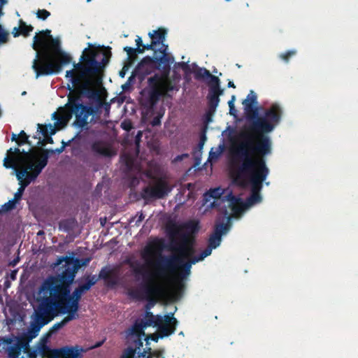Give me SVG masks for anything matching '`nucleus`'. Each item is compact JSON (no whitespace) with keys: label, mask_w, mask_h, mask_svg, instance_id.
I'll return each mask as SVG.
<instances>
[{"label":"nucleus","mask_w":358,"mask_h":358,"mask_svg":"<svg viewBox=\"0 0 358 358\" xmlns=\"http://www.w3.org/2000/svg\"><path fill=\"white\" fill-rule=\"evenodd\" d=\"M174 59H171L165 55L160 57H143L135 69L136 73L143 76L150 74L152 69L161 70L162 73H155L148 79V96L145 106L152 108L162 97L168 96L169 92L175 90V86L169 79L171 64Z\"/></svg>","instance_id":"39448f33"},{"label":"nucleus","mask_w":358,"mask_h":358,"mask_svg":"<svg viewBox=\"0 0 358 358\" xmlns=\"http://www.w3.org/2000/svg\"><path fill=\"white\" fill-rule=\"evenodd\" d=\"M36 15L38 18L45 20L50 15V13L45 9H39Z\"/></svg>","instance_id":"79ce46f5"},{"label":"nucleus","mask_w":358,"mask_h":358,"mask_svg":"<svg viewBox=\"0 0 358 358\" xmlns=\"http://www.w3.org/2000/svg\"><path fill=\"white\" fill-rule=\"evenodd\" d=\"M76 224L77 222L74 218L64 219L59 222V229L69 233L74 229Z\"/></svg>","instance_id":"2f4dec72"},{"label":"nucleus","mask_w":358,"mask_h":358,"mask_svg":"<svg viewBox=\"0 0 358 358\" xmlns=\"http://www.w3.org/2000/svg\"><path fill=\"white\" fill-rule=\"evenodd\" d=\"M144 329L141 321H136L127 331L128 343L134 344L137 348L143 347V338L145 336Z\"/></svg>","instance_id":"b1692460"},{"label":"nucleus","mask_w":358,"mask_h":358,"mask_svg":"<svg viewBox=\"0 0 358 358\" xmlns=\"http://www.w3.org/2000/svg\"><path fill=\"white\" fill-rule=\"evenodd\" d=\"M208 79L209 90L206 98L207 101H208L210 110L214 111L219 105L220 96L224 94V90L220 87V80L218 77L210 73Z\"/></svg>","instance_id":"dca6fc26"},{"label":"nucleus","mask_w":358,"mask_h":358,"mask_svg":"<svg viewBox=\"0 0 358 358\" xmlns=\"http://www.w3.org/2000/svg\"><path fill=\"white\" fill-rule=\"evenodd\" d=\"M66 324V322H64V320L63 319L62 321L55 323L52 326V331H57V330L60 329L61 328H62L63 327H64Z\"/></svg>","instance_id":"c03bdc74"},{"label":"nucleus","mask_w":358,"mask_h":358,"mask_svg":"<svg viewBox=\"0 0 358 358\" xmlns=\"http://www.w3.org/2000/svg\"><path fill=\"white\" fill-rule=\"evenodd\" d=\"M257 94L254 91L251 90L248 94L247 98L243 101L246 117L250 121L257 117L258 108L257 107Z\"/></svg>","instance_id":"393cba45"},{"label":"nucleus","mask_w":358,"mask_h":358,"mask_svg":"<svg viewBox=\"0 0 358 358\" xmlns=\"http://www.w3.org/2000/svg\"><path fill=\"white\" fill-rule=\"evenodd\" d=\"M178 324L164 325V327H159L157 328V333L150 334L145 335L144 340L146 341V345H149V340L154 342H158L159 338L168 337L174 334L176 330Z\"/></svg>","instance_id":"a878e982"},{"label":"nucleus","mask_w":358,"mask_h":358,"mask_svg":"<svg viewBox=\"0 0 358 358\" xmlns=\"http://www.w3.org/2000/svg\"><path fill=\"white\" fill-rule=\"evenodd\" d=\"M179 234V229L174 227L173 230H170L171 241L167 246V249L175 253L171 256H164L159 254V256L155 264V275L157 277L164 278L168 274L175 273L179 265L183 264L185 259L191 257L194 253V238L191 237L189 234H180V242H178L174 236Z\"/></svg>","instance_id":"423d86ee"},{"label":"nucleus","mask_w":358,"mask_h":358,"mask_svg":"<svg viewBox=\"0 0 358 358\" xmlns=\"http://www.w3.org/2000/svg\"><path fill=\"white\" fill-rule=\"evenodd\" d=\"M145 328L148 327H164V325L178 324V321L173 317V314H168L164 316L154 315L151 312H146L144 319L140 320Z\"/></svg>","instance_id":"6ab92c4d"},{"label":"nucleus","mask_w":358,"mask_h":358,"mask_svg":"<svg viewBox=\"0 0 358 358\" xmlns=\"http://www.w3.org/2000/svg\"><path fill=\"white\" fill-rule=\"evenodd\" d=\"M170 191L167 183L165 181L159 180L153 187H145L141 192V197L144 200L151 199H162Z\"/></svg>","instance_id":"412c9836"},{"label":"nucleus","mask_w":358,"mask_h":358,"mask_svg":"<svg viewBox=\"0 0 358 358\" xmlns=\"http://www.w3.org/2000/svg\"><path fill=\"white\" fill-rule=\"evenodd\" d=\"M43 300L48 310L49 308L51 309L49 311V314L52 320L55 316L58 315L59 313H67V315L64 318V320L66 324L71 320L78 318V314L77 312L68 310V308L65 306V303L60 304V301L50 297L45 298Z\"/></svg>","instance_id":"2eb2a0df"},{"label":"nucleus","mask_w":358,"mask_h":358,"mask_svg":"<svg viewBox=\"0 0 358 358\" xmlns=\"http://www.w3.org/2000/svg\"><path fill=\"white\" fill-rule=\"evenodd\" d=\"M213 249L214 248H210V246L208 245V247L204 249L200 254L201 259H203L205 257L209 256L211 254Z\"/></svg>","instance_id":"37998d69"},{"label":"nucleus","mask_w":358,"mask_h":358,"mask_svg":"<svg viewBox=\"0 0 358 358\" xmlns=\"http://www.w3.org/2000/svg\"><path fill=\"white\" fill-rule=\"evenodd\" d=\"M296 51L294 50H288L286 52L281 53L279 57L281 59H282L286 63L289 62L290 58L295 55Z\"/></svg>","instance_id":"ea45409f"},{"label":"nucleus","mask_w":358,"mask_h":358,"mask_svg":"<svg viewBox=\"0 0 358 358\" xmlns=\"http://www.w3.org/2000/svg\"><path fill=\"white\" fill-rule=\"evenodd\" d=\"M90 258H76L74 261V268L78 270L83 266H87L90 263Z\"/></svg>","instance_id":"4c0bfd02"},{"label":"nucleus","mask_w":358,"mask_h":358,"mask_svg":"<svg viewBox=\"0 0 358 358\" xmlns=\"http://www.w3.org/2000/svg\"><path fill=\"white\" fill-rule=\"evenodd\" d=\"M123 50L127 52L128 55V63L129 64H131L136 60L137 54H141L143 52V49H141V48H134L129 46H125Z\"/></svg>","instance_id":"473e14b6"},{"label":"nucleus","mask_w":358,"mask_h":358,"mask_svg":"<svg viewBox=\"0 0 358 358\" xmlns=\"http://www.w3.org/2000/svg\"><path fill=\"white\" fill-rule=\"evenodd\" d=\"M70 259H71L69 257H62V259L58 262L57 264H61L63 260H65L66 262H69Z\"/></svg>","instance_id":"e2e57ef3"},{"label":"nucleus","mask_w":358,"mask_h":358,"mask_svg":"<svg viewBox=\"0 0 358 358\" xmlns=\"http://www.w3.org/2000/svg\"><path fill=\"white\" fill-rule=\"evenodd\" d=\"M122 128L127 131H129L132 128V124L131 122H123L121 124Z\"/></svg>","instance_id":"3c124183"},{"label":"nucleus","mask_w":358,"mask_h":358,"mask_svg":"<svg viewBox=\"0 0 358 358\" xmlns=\"http://www.w3.org/2000/svg\"><path fill=\"white\" fill-rule=\"evenodd\" d=\"M50 34V30L46 29L34 37L32 48L37 53L32 68L36 78L57 74L72 60L71 55L62 50L59 40Z\"/></svg>","instance_id":"20e7f679"},{"label":"nucleus","mask_w":358,"mask_h":358,"mask_svg":"<svg viewBox=\"0 0 358 358\" xmlns=\"http://www.w3.org/2000/svg\"><path fill=\"white\" fill-rule=\"evenodd\" d=\"M165 349L164 348H161L154 350L153 352L145 355V357H148L149 358H165Z\"/></svg>","instance_id":"e433bc0d"},{"label":"nucleus","mask_w":358,"mask_h":358,"mask_svg":"<svg viewBox=\"0 0 358 358\" xmlns=\"http://www.w3.org/2000/svg\"><path fill=\"white\" fill-rule=\"evenodd\" d=\"M206 140V136L205 134H203L200 138V141H199L200 144L204 145Z\"/></svg>","instance_id":"13d9d810"},{"label":"nucleus","mask_w":358,"mask_h":358,"mask_svg":"<svg viewBox=\"0 0 358 358\" xmlns=\"http://www.w3.org/2000/svg\"><path fill=\"white\" fill-rule=\"evenodd\" d=\"M156 45H156V44H154V43H153V41H151L150 44L144 45L143 46V48H141V49H143V52H144L145 50H153V51L155 52V50H157L156 49Z\"/></svg>","instance_id":"49530a36"},{"label":"nucleus","mask_w":358,"mask_h":358,"mask_svg":"<svg viewBox=\"0 0 358 358\" xmlns=\"http://www.w3.org/2000/svg\"><path fill=\"white\" fill-rule=\"evenodd\" d=\"M74 115L76 120L73 125L80 130L88 129V117L91 115L90 113L83 112L78 109H74L73 107H67L66 104L64 107L59 108L57 112L52 114V120H55L54 125L51 124H38V131L44 137L45 143H53V139L51 137L59 129L65 127L72 115Z\"/></svg>","instance_id":"0eeeda50"},{"label":"nucleus","mask_w":358,"mask_h":358,"mask_svg":"<svg viewBox=\"0 0 358 358\" xmlns=\"http://www.w3.org/2000/svg\"><path fill=\"white\" fill-rule=\"evenodd\" d=\"M136 358V357H134ZM139 358H149L148 357H145V355H139Z\"/></svg>","instance_id":"338daca9"},{"label":"nucleus","mask_w":358,"mask_h":358,"mask_svg":"<svg viewBox=\"0 0 358 358\" xmlns=\"http://www.w3.org/2000/svg\"><path fill=\"white\" fill-rule=\"evenodd\" d=\"M131 65V64H129V63L124 65L122 69L120 71V73H119L120 76L121 78H124V77L126 71L129 70V69Z\"/></svg>","instance_id":"603ef678"},{"label":"nucleus","mask_w":358,"mask_h":358,"mask_svg":"<svg viewBox=\"0 0 358 358\" xmlns=\"http://www.w3.org/2000/svg\"><path fill=\"white\" fill-rule=\"evenodd\" d=\"M223 193L224 190L221 187L210 189L208 192L209 196L215 199L213 203V206L219 207L220 210H223V213L227 215V207H231L236 200V198L231 192L225 196H223Z\"/></svg>","instance_id":"f3484780"},{"label":"nucleus","mask_w":358,"mask_h":358,"mask_svg":"<svg viewBox=\"0 0 358 358\" xmlns=\"http://www.w3.org/2000/svg\"><path fill=\"white\" fill-rule=\"evenodd\" d=\"M99 280H103L107 287H114L119 284V269L104 266L101 269L98 278L95 275H87L85 278V283L79 285L78 288L84 293L90 290Z\"/></svg>","instance_id":"f8f14e48"},{"label":"nucleus","mask_w":358,"mask_h":358,"mask_svg":"<svg viewBox=\"0 0 358 358\" xmlns=\"http://www.w3.org/2000/svg\"><path fill=\"white\" fill-rule=\"evenodd\" d=\"M232 162L235 180L244 186L250 183L251 194L246 199L248 206H252L262 201L260 192L263 182L266 180L269 169L267 167L265 157L241 155L232 150Z\"/></svg>","instance_id":"7ed1b4c3"},{"label":"nucleus","mask_w":358,"mask_h":358,"mask_svg":"<svg viewBox=\"0 0 358 358\" xmlns=\"http://www.w3.org/2000/svg\"><path fill=\"white\" fill-rule=\"evenodd\" d=\"M231 226V217H226V222H216L215 224L214 231L210 236L208 239V245L210 248H217L222 241V236L226 234L230 229Z\"/></svg>","instance_id":"5701e85b"},{"label":"nucleus","mask_w":358,"mask_h":358,"mask_svg":"<svg viewBox=\"0 0 358 358\" xmlns=\"http://www.w3.org/2000/svg\"><path fill=\"white\" fill-rule=\"evenodd\" d=\"M83 292L78 287H76L73 293L71 294L70 292H69L68 296L65 297L62 296H58V297H52L55 300H58L60 301V304L63 303H66V301L69 300H74V301H80L81 296L83 295Z\"/></svg>","instance_id":"c756f323"},{"label":"nucleus","mask_w":358,"mask_h":358,"mask_svg":"<svg viewBox=\"0 0 358 358\" xmlns=\"http://www.w3.org/2000/svg\"><path fill=\"white\" fill-rule=\"evenodd\" d=\"M154 350H152L150 347H146L143 351L142 352L140 353V355H150V353L151 354L152 352H153Z\"/></svg>","instance_id":"6e6d98bb"},{"label":"nucleus","mask_w":358,"mask_h":358,"mask_svg":"<svg viewBox=\"0 0 358 358\" xmlns=\"http://www.w3.org/2000/svg\"><path fill=\"white\" fill-rule=\"evenodd\" d=\"M17 274V271H13L10 273V277L12 280H15Z\"/></svg>","instance_id":"680f3d73"},{"label":"nucleus","mask_w":358,"mask_h":358,"mask_svg":"<svg viewBox=\"0 0 358 358\" xmlns=\"http://www.w3.org/2000/svg\"><path fill=\"white\" fill-rule=\"evenodd\" d=\"M70 142L71 141H69V142L65 143L64 141H62V145L60 148H57L55 150H52V149L51 150H48L45 151V153H43V155H48V153H50V154H55V153L60 154V153H62L64 151L65 147L66 145H68L70 143Z\"/></svg>","instance_id":"a19ab883"},{"label":"nucleus","mask_w":358,"mask_h":358,"mask_svg":"<svg viewBox=\"0 0 358 358\" xmlns=\"http://www.w3.org/2000/svg\"><path fill=\"white\" fill-rule=\"evenodd\" d=\"M37 301L38 306L35 310L34 321L31 323L29 330L24 332V354L29 350V342L38 335L43 326L52 320L49 314L51 309L49 308L48 310L43 299L38 296Z\"/></svg>","instance_id":"9b49d317"},{"label":"nucleus","mask_w":358,"mask_h":358,"mask_svg":"<svg viewBox=\"0 0 358 358\" xmlns=\"http://www.w3.org/2000/svg\"><path fill=\"white\" fill-rule=\"evenodd\" d=\"M142 136V132L141 131H138L137 136H136V138L138 139V138H140L141 136Z\"/></svg>","instance_id":"774afa93"},{"label":"nucleus","mask_w":358,"mask_h":358,"mask_svg":"<svg viewBox=\"0 0 358 358\" xmlns=\"http://www.w3.org/2000/svg\"><path fill=\"white\" fill-rule=\"evenodd\" d=\"M163 248L164 245L162 241H157V242L153 243L151 245L145 248L143 257L146 259L149 257L154 256L155 255L156 250H158L160 252Z\"/></svg>","instance_id":"c85d7f7f"},{"label":"nucleus","mask_w":358,"mask_h":358,"mask_svg":"<svg viewBox=\"0 0 358 358\" xmlns=\"http://www.w3.org/2000/svg\"><path fill=\"white\" fill-rule=\"evenodd\" d=\"M236 97L234 95H233L231 98V99L228 101V105L229 107V111L231 115H234L233 110H234V101H235Z\"/></svg>","instance_id":"8fccbe9b"},{"label":"nucleus","mask_w":358,"mask_h":358,"mask_svg":"<svg viewBox=\"0 0 358 358\" xmlns=\"http://www.w3.org/2000/svg\"><path fill=\"white\" fill-rule=\"evenodd\" d=\"M178 65L180 66H181V68L183 69V70H187L189 69V65L186 63V62H180L178 63Z\"/></svg>","instance_id":"4d7b16f0"},{"label":"nucleus","mask_w":358,"mask_h":358,"mask_svg":"<svg viewBox=\"0 0 358 358\" xmlns=\"http://www.w3.org/2000/svg\"><path fill=\"white\" fill-rule=\"evenodd\" d=\"M215 111H216V109L214 111L210 110L209 103H208V110L206 112V120L207 122L212 121V116L214 115Z\"/></svg>","instance_id":"a18cd8bd"},{"label":"nucleus","mask_w":358,"mask_h":358,"mask_svg":"<svg viewBox=\"0 0 358 358\" xmlns=\"http://www.w3.org/2000/svg\"><path fill=\"white\" fill-rule=\"evenodd\" d=\"M206 140V136L205 134H203L200 138V141H199L200 144L204 145Z\"/></svg>","instance_id":"bf43d9fd"},{"label":"nucleus","mask_w":358,"mask_h":358,"mask_svg":"<svg viewBox=\"0 0 358 358\" xmlns=\"http://www.w3.org/2000/svg\"><path fill=\"white\" fill-rule=\"evenodd\" d=\"M73 69L66 71V78H69L71 86L67 96V107H73L83 112L94 115L103 105L99 92L94 87L93 76L96 75L89 66L80 60L73 64Z\"/></svg>","instance_id":"f257e3e1"},{"label":"nucleus","mask_w":358,"mask_h":358,"mask_svg":"<svg viewBox=\"0 0 358 358\" xmlns=\"http://www.w3.org/2000/svg\"><path fill=\"white\" fill-rule=\"evenodd\" d=\"M33 31V27L27 25L24 22V37H27L29 35V33Z\"/></svg>","instance_id":"09e8293b"},{"label":"nucleus","mask_w":358,"mask_h":358,"mask_svg":"<svg viewBox=\"0 0 358 358\" xmlns=\"http://www.w3.org/2000/svg\"><path fill=\"white\" fill-rule=\"evenodd\" d=\"M135 41H136V48H143V46L144 45L141 36H137Z\"/></svg>","instance_id":"5fc2aeb1"},{"label":"nucleus","mask_w":358,"mask_h":358,"mask_svg":"<svg viewBox=\"0 0 358 358\" xmlns=\"http://www.w3.org/2000/svg\"><path fill=\"white\" fill-rule=\"evenodd\" d=\"M23 136H24V144L29 143V136H27L24 131Z\"/></svg>","instance_id":"052dcab7"},{"label":"nucleus","mask_w":358,"mask_h":358,"mask_svg":"<svg viewBox=\"0 0 358 358\" xmlns=\"http://www.w3.org/2000/svg\"><path fill=\"white\" fill-rule=\"evenodd\" d=\"M65 306L69 310L78 312V310H79V301H74V300H69L65 303Z\"/></svg>","instance_id":"58836bf2"},{"label":"nucleus","mask_w":358,"mask_h":358,"mask_svg":"<svg viewBox=\"0 0 358 358\" xmlns=\"http://www.w3.org/2000/svg\"><path fill=\"white\" fill-rule=\"evenodd\" d=\"M75 275L70 271L64 272L60 278L50 276L41 285L38 296L42 299L68 296L70 285L73 282Z\"/></svg>","instance_id":"1a4fd4ad"},{"label":"nucleus","mask_w":358,"mask_h":358,"mask_svg":"<svg viewBox=\"0 0 358 358\" xmlns=\"http://www.w3.org/2000/svg\"><path fill=\"white\" fill-rule=\"evenodd\" d=\"M161 118H162L161 115H158L155 116L151 121L152 126L156 127V126L160 125L161 124Z\"/></svg>","instance_id":"de8ad7c7"},{"label":"nucleus","mask_w":358,"mask_h":358,"mask_svg":"<svg viewBox=\"0 0 358 358\" xmlns=\"http://www.w3.org/2000/svg\"><path fill=\"white\" fill-rule=\"evenodd\" d=\"M0 347L7 352L9 358H20L22 349V336L0 338Z\"/></svg>","instance_id":"a211bd4d"},{"label":"nucleus","mask_w":358,"mask_h":358,"mask_svg":"<svg viewBox=\"0 0 358 358\" xmlns=\"http://www.w3.org/2000/svg\"><path fill=\"white\" fill-rule=\"evenodd\" d=\"M28 152L24 150V189L37 178L48 161V155H41L34 162L27 164L26 162Z\"/></svg>","instance_id":"ddd939ff"},{"label":"nucleus","mask_w":358,"mask_h":358,"mask_svg":"<svg viewBox=\"0 0 358 358\" xmlns=\"http://www.w3.org/2000/svg\"><path fill=\"white\" fill-rule=\"evenodd\" d=\"M103 343V341L96 343L94 346H92V348L100 347Z\"/></svg>","instance_id":"69168bd1"},{"label":"nucleus","mask_w":358,"mask_h":358,"mask_svg":"<svg viewBox=\"0 0 358 358\" xmlns=\"http://www.w3.org/2000/svg\"><path fill=\"white\" fill-rule=\"evenodd\" d=\"M227 86H228V87H233V88L236 87L233 81H229Z\"/></svg>","instance_id":"0e129e2a"},{"label":"nucleus","mask_w":358,"mask_h":358,"mask_svg":"<svg viewBox=\"0 0 358 358\" xmlns=\"http://www.w3.org/2000/svg\"><path fill=\"white\" fill-rule=\"evenodd\" d=\"M96 55L95 49L85 48L80 58V60L85 62L95 74L99 73L109 61L107 55H104L101 62H99L96 59Z\"/></svg>","instance_id":"aec40b11"},{"label":"nucleus","mask_w":358,"mask_h":358,"mask_svg":"<svg viewBox=\"0 0 358 358\" xmlns=\"http://www.w3.org/2000/svg\"><path fill=\"white\" fill-rule=\"evenodd\" d=\"M47 343V338L43 337L41 338L40 341L36 345V348L32 352H29V351L27 352L29 353V358H36L37 355H40L43 358L47 357L51 352V350L48 346Z\"/></svg>","instance_id":"bb28decb"},{"label":"nucleus","mask_w":358,"mask_h":358,"mask_svg":"<svg viewBox=\"0 0 358 358\" xmlns=\"http://www.w3.org/2000/svg\"><path fill=\"white\" fill-rule=\"evenodd\" d=\"M167 31L164 28H159L157 30L153 31V33H149V36L151 38V41H153L154 44H160V48L158 50H155V54L152 57H160L165 55L171 59H174L173 57L170 55L168 52V45L164 43L166 40V36Z\"/></svg>","instance_id":"4be33fe9"},{"label":"nucleus","mask_w":358,"mask_h":358,"mask_svg":"<svg viewBox=\"0 0 358 358\" xmlns=\"http://www.w3.org/2000/svg\"><path fill=\"white\" fill-rule=\"evenodd\" d=\"M80 350L78 347H66L62 348L60 352L62 358H79Z\"/></svg>","instance_id":"7c9ffc66"},{"label":"nucleus","mask_w":358,"mask_h":358,"mask_svg":"<svg viewBox=\"0 0 358 358\" xmlns=\"http://www.w3.org/2000/svg\"><path fill=\"white\" fill-rule=\"evenodd\" d=\"M183 264L179 265L177 271L176 278L174 280V287L178 291H182L185 288L184 280L190 275L191 268L193 264L202 261L200 255L199 256H192L189 258L186 259Z\"/></svg>","instance_id":"4468645a"},{"label":"nucleus","mask_w":358,"mask_h":358,"mask_svg":"<svg viewBox=\"0 0 358 358\" xmlns=\"http://www.w3.org/2000/svg\"><path fill=\"white\" fill-rule=\"evenodd\" d=\"M3 166L6 168H11L19 180L20 187L15 194L14 198L3 204L0 208V213H6L13 209L20 202L22 191V152L17 148H10L3 160Z\"/></svg>","instance_id":"9d476101"},{"label":"nucleus","mask_w":358,"mask_h":358,"mask_svg":"<svg viewBox=\"0 0 358 358\" xmlns=\"http://www.w3.org/2000/svg\"><path fill=\"white\" fill-rule=\"evenodd\" d=\"M137 348L134 344H129V345L124 350L120 358H134L136 354Z\"/></svg>","instance_id":"72a5a7b5"},{"label":"nucleus","mask_w":358,"mask_h":358,"mask_svg":"<svg viewBox=\"0 0 358 358\" xmlns=\"http://www.w3.org/2000/svg\"><path fill=\"white\" fill-rule=\"evenodd\" d=\"M136 217L137 220L136 221V224L138 225L145 218V216L142 212L138 213Z\"/></svg>","instance_id":"864d4df0"},{"label":"nucleus","mask_w":358,"mask_h":358,"mask_svg":"<svg viewBox=\"0 0 358 358\" xmlns=\"http://www.w3.org/2000/svg\"><path fill=\"white\" fill-rule=\"evenodd\" d=\"M283 110L280 105L273 103L267 108L263 116L252 119L250 130L253 136L242 135L243 140L232 150L241 155L251 154L266 157L271 154L272 141L267 134L271 132L282 118Z\"/></svg>","instance_id":"f03ea898"},{"label":"nucleus","mask_w":358,"mask_h":358,"mask_svg":"<svg viewBox=\"0 0 358 358\" xmlns=\"http://www.w3.org/2000/svg\"><path fill=\"white\" fill-rule=\"evenodd\" d=\"M183 227L189 232L196 234L199 230V224L198 221L189 220L183 224Z\"/></svg>","instance_id":"f704fd0d"},{"label":"nucleus","mask_w":358,"mask_h":358,"mask_svg":"<svg viewBox=\"0 0 358 358\" xmlns=\"http://www.w3.org/2000/svg\"><path fill=\"white\" fill-rule=\"evenodd\" d=\"M210 71L205 68L199 67L194 71V78L197 80L208 79Z\"/></svg>","instance_id":"c9c22d12"},{"label":"nucleus","mask_w":358,"mask_h":358,"mask_svg":"<svg viewBox=\"0 0 358 358\" xmlns=\"http://www.w3.org/2000/svg\"><path fill=\"white\" fill-rule=\"evenodd\" d=\"M91 149L93 152L103 157L112 155L111 149L101 141H94L91 145Z\"/></svg>","instance_id":"cd10ccee"},{"label":"nucleus","mask_w":358,"mask_h":358,"mask_svg":"<svg viewBox=\"0 0 358 358\" xmlns=\"http://www.w3.org/2000/svg\"><path fill=\"white\" fill-rule=\"evenodd\" d=\"M127 263L135 276L142 275L144 280V283L141 286L140 289L129 290L128 295L129 297L138 301L146 300L151 302L154 301L157 296L164 292V287L155 282L150 273L145 271V265L141 264L138 261H128Z\"/></svg>","instance_id":"6e6552de"}]
</instances>
